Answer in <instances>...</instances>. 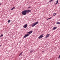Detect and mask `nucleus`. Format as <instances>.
<instances>
[{
  "mask_svg": "<svg viewBox=\"0 0 60 60\" xmlns=\"http://www.w3.org/2000/svg\"><path fill=\"white\" fill-rule=\"evenodd\" d=\"M59 58H60V56H59Z\"/></svg>",
  "mask_w": 60,
  "mask_h": 60,
  "instance_id": "obj_20",
  "label": "nucleus"
},
{
  "mask_svg": "<svg viewBox=\"0 0 60 60\" xmlns=\"http://www.w3.org/2000/svg\"><path fill=\"white\" fill-rule=\"evenodd\" d=\"M31 11V10H27L22 11V13L23 15H26V13L30 12Z\"/></svg>",
  "mask_w": 60,
  "mask_h": 60,
  "instance_id": "obj_1",
  "label": "nucleus"
},
{
  "mask_svg": "<svg viewBox=\"0 0 60 60\" xmlns=\"http://www.w3.org/2000/svg\"><path fill=\"white\" fill-rule=\"evenodd\" d=\"M0 47H1V45H0Z\"/></svg>",
  "mask_w": 60,
  "mask_h": 60,
  "instance_id": "obj_23",
  "label": "nucleus"
},
{
  "mask_svg": "<svg viewBox=\"0 0 60 60\" xmlns=\"http://www.w3.org/2000/svg\"><path fill=\"white\" fill-rule=\"evenodd\" d=\"M31 8V7H29L28 8Z\"/></svg>",
  "mask_w": 60,
  "mask_h": 60,
  "instance_id": "obj_19",
  "label": "nucleus"
},
{
  "mask_svg": "<svg viewBox=\"0 0 60 60\" xmlns=\"http://www.w3.org/2000/svg\"><path fill=\"white\" fill-rule=\"evenodd\" d=\"M49 34H47L45 37V38H47L48 37H49Z\"/></svg>",
  "mask_w": 60,
  "mask_h": 60,
  "instance_id": "obj_5",
  "label": "nucleus"
},
{
  "mask_svg": "<svg viewBox=\"0 0 60 60\" xmlns=\"http://www.w3.org/2000/svg\"><path fill=\"white\" fill-rule=\"evenodd\" d=\"M43 34H42L40 36L38 37V38L39 39H41L43 37Z\"/></svg>",
  "mask_w": 60,
  "mask_h": 60,
  "instance_id": "obj_3",
  "label": "nucleus"
},
{
  "mask_svg": "<svg viewBox=\"0 0 60 60\" xmlns=\"http://www.w3.org/2000/svg\"><path fill=\"white\" fill-rule=\"evenodd\" d=\"M51 19V17H50V18H49L47 20H48V19Z\"/></svg>",
  "mask_w": 60,
  "mask_h": 60,
  "instance_id": "obj_18",
  "label": "nucleus"
},
{
  "mask_svg": "<svg viewBox=\"0 0 60 60\" xmlns=\"http://www.w3.org/2000/svg\"><path fill=\"white\" fill-rule=\"evenodd\" d=\"M11 22V20H9L8 21V23H10Z\"/></svg>",
  "mask_w": 60,
  "mask_h": 60,
  "instance_id": "obj_15",
  "label": "nucleus"
},
{
  "mask_svg": "<svg viewBox=\"0 0 60 60\" xmlns=\"http://www.w3.org/2000/svg\"><path fill=\"white\" fill-rule=\"evenodd\" d=\"M32 32H33V31H30V32H28V33H29V34H30L32 33Z\"/></svg>",
  "mask_w": 60,
  "mask_h": 60,
  "instance_id": "obj_8",
  "label": "nucleus"
},
{
  "mask_svg": "<svg viewBox=\"0 0 60 60\" xmlns=\"http://www.w3.org/2000/svg\"><path fill=\"white\" fill-rule=\"evenodd\" d=\"M58 0H57V1L56 2V4H58Z\"/></svg>",
  "mask_w": 60,
  "mask_h": 60,
  "instance_id": "obj_11",
  "label": "nucleus"
},
{
  "mask_svg": "<svg viewBox=\"0 0 60 60\" xmlns=\"http://www.w3.org/2000/svg\"><path fill=\"white\" fill-rule=\"evenodd\" d=\"M29 34H26V35H25L24 37V38H26V37H27V36H29Z\"/></svg>",
  "mask_w": 60,
  "mask_h": 60,
  "instance_id": "obj_4",
  "label": "nucleus"
},
{
  "mask_svg": "<svg viewBox=\"0 0 60 60\" xmlns=\"http://www.w3.org/2000/svg\"><path fill=\"white\" fill-rule=\"evenodd\" d=\"M53 0H51L49 1V2H51L52 1H53Z\"/></svg>",
  "mask_w": 60,
  "mask_h": 60,
  "instance_id": "obj_17",
  "label": "nucleus"
},
{
  "mask_svg": "<svg viewBox=\"0 0 60 60\" xmlns=\"http://www.w3.org/2000/svg\"><path fill=\"white\" fill-rule=\"evenodd\" d=\"M22 52H21L20 53V54H19V56L20 55H22Z\"/></svg>",
  "mask_w": 60,
  "mask_h": 60,
  "instance_id": "obj_14",
  "label": "nucleus"
},
{
  "mask_svg": "<svg viewBox=\"0 0 60 60\" xmlns=\"http://www.w3.org/2000/svg\"><path fill=\"white\" fill-rule=\"evenodd\" d=\"M14 9H15V7H14L13 8H12L11 9V11H12V10H14Z\"/></svg>",
  "mask_w": 60,
  "mask_h": 60,
  "instance_id": "obj_9",
  "label": "nucleus"
},
{
  "mask_svg": "<svg viewBox=\"0 0 60 60\" xmlns=\"http://www.w3.org/2000/svg\"><path fill=\"white\" fill-rule=\"evenodd\" d=\"M39 23V22H34L33 23V24H32L31 26L32 27H34V26H35L36 25H37L38 23Z\"/></svg>",
  "mask_w": 60,
  "mask_h": 60,
  "instance_id": "obj_2",
  "label": "nucleus"
},
{
  "mask_svg": "<svg viewBox=\"0 0 60 60\" xmlns=\"http://www.w3.org/2000/svg\"><path fill=\"white\" fill-rule=\"evenodd\" d=\"M1 4H0V5H1Z\"/></svg>",
  "mask_w": 60,
  "mask_h": 60,
  "instance_id": "obj_22",
  "label": "nucleus"
},
{
  "mask_svg": "<svg viewBox=\"0 0 60 60\" xmlns=\"http://www.w3.org/2000/svg\"><path fill=\"white\" fill-rule=\"evenodd\" d=\"M33 51H34V50H31L30 51V53H32V52H33Z\"/></svg>",
  "mask_w": 60,
  "mask_h": 60,
  "instance_id": "obj_13",
  "label": "nucleus"
},
{
  "mask_svg": "<svg viewBox=\"0 0 60 60\" xmlns=\"http://www.w3.org/2000/svg\"><path fill=\"white\" fill-rule=\"evenodd\" d=\"M23 26L24 28H26L27 26V24Z\"/></svg>",
  "mask_w": 60,
  "mask_h": 60,
  "instance_id": "obj_6",
  "label": "nucleus"
},
{
  "mask_svg": "<svg viewBox=\"0 0 60 60\" xmlns=\"http://www.w3.org/2000/svg\"><path fill=\"white\" fill-rule=\"evenodd\" d=\"M56 14V13H54L53 14V16H55Z\"/></svg>",
  "mask_w": 60,
  "mask_h": 60,
  "instance_id": "obj_12",
  "label": "nucleus"
},
{
  "mask_svg": "<svg viewBox=\"0 0 60 60\" xmlns=\"http://www.w3.org/2000/svg\"><path fill=\"white\" fill-rule=\"evenodd\" d=\"M3 36V34H1V35L0 36V37H2Z\"/></svg>",
  "mask_w": 60,
  "mask_h": 60,
  "instance_id": "obj_16",
  "label": "nucleus"
},
{
  "mask_svg": "<svg viewBox=\"0 0 60 60\" xmlns=\"http://www.w3.org/2000/svg\"><path fill=\"white\" fill-rule=\"evenodd\" d=\"M44 52V51H42V52Z\"/></svg>",
  "mask_w": 60,
  "mask_h": 60,
  "instance_id": "obj_21",
  "label": "nucleus"
},
{
  "mask_svg": "<svg viewBox=\"0 0 60 60\" xmlns=\"http://www.w3.org/2000/svg\"><path fill=\"white\" fill-rule=\"evenodd\" d=\"M56 24H57L59 25L60 24V22H56Z\"/></svg>",
  "mask_w": 60,
  "mask_h": 60,
  "instance_id": "obj_10",
  "label": "nucleus"
},
{
  "mask_svg": "<svg viewBox=\"0 0 60 60\" xmlns=\"http://www.w3.org/2000/svg\"><path fill=\"white\" fill-rule=\"evenodd\" d=\"M56 28H57V27H54L52 29V30H55V29H56Z\"/></svg>",
  "mask_w": 60,
  "mask_h": 60,
  "instance_id": "obj_7",
  "label": "nucleus"
}]
</instances>
